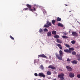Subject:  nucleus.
I'll return each mask as SVG.
<instances>
[{"label":"nucleus","instance_id":"nucleus-1","mask_svg":"<svg viewBox=\"0 0 80 80\" xmlns=\"http://www.w3.org/2000/svg\"><path fill=\"white\" fill-rule=\"evenodd\" d=\"M59 54H58L57 53H55V55L58 59L60 60H62L63 59L62 57H63L64 55L63 51L61 50H60L59 51Z\"/></svg>","mask_w":80,"mask_h":80},{"label":"nucleus","instance_id":"nucleus-2","mask_svg":"<svg viewBox=\"0 0 80 80\" xmlns=\"http://www.w3.org/2000/svg\"><path fill=\"white\" fill-rule=\"evenodd\" d=\"M47 24H45L44 25V27L45 28H48L49 26H51L52 25V23L50 22L49 21H47L46 23Z\"/></svg>","mask_w":80,"mask_h":80},{"label":"nucleus","instance_id":"nucleus-3","mask_svg":"<svg viewBox=\"0 0 80 80\" xmlns=\"http://www.w3.org/2000/svg\"><path fill=\"white\" fill-rule=\"evenodd\" d=\"M64 74L62 73L58 76V78H60V80H64Z\"/></svg>","mask_w":80,"mask_h":80},{"label":"nucleus","instance_id":"nucleus-4","mask_svg":"<svg viewBox=\"0 0 80 80\" xmlns=\"http://www.w3.org/2000/svg\"><path fill=\"white\" fill-rule=\"evenodd\" d=\"M69 76L70 78H73L75 77V74L74 73L70 72L69 73Z\"/></svg>","mask_w":80,"mask_h":80},{"label":"nucleus","instance_id":"nucleus-5","mask_svg":"<svg viewBox=\"0 0 80 80\" xmlns=\"http://www.w3.org/2000/svg\"><path fill=\"white\" fill-rule=\"evenodd\" d=\"M39 77H43V78H45V75L43 74V73L42 72H40L38 74Z\"/></svg>","mask_w":80,"mask_h":80},{"label":"nucleus","instance_id":"nucleus-6","mask_svg":"<svg viewBox=\"0 0 80 80\" xmlns=\"http://www.w3.org/2000/svg\"><path fill=\"white\" fill-rule=\"evenodd\" d=\"M66 68L69 72H72L73 70V69H72V68L71 67L67 66Z\"/></svg>","mask_w":80,"mask_h":80},{"label":"nucleus","instance_id":"nucleus-7","mask_svg":"<svg viewBox=\"0 0 80 80\" xmlns=\"http://www.w3.org/2000/svg\"><path fill=\"white\" fill-rule=\"evenodd\" d=\"M38 58L42 57V58H47V56H46L44 54L38 55Z\"/></svg>","mask_w":80,"mask_h":80},{"label":"nucleus","instance_id":"nucleus-8","mask_svg":"<svg viewBox=\"0 0 80 80\" xmlns=\"http://www.w3.org/2000/svg\"><path fill=\"white\" fill-rule=\"evenodd\" d=\"M72 36H73L74 37L78 36V34L75 32H73L72 33Z\"/></svg>","mask_w":80,"mask_h":80},{"label":"nucleus","instance_id":"nucleus-9","mask_svg":"<svg viewBox=\"0 0 80 80\" xmlns=\"http://www.w3.org/2000/svg\"><path fill=\"white\" fill-rule=\"evenodd\" d=\"M48 68H51L52 69H56V68L55 67H54L53 66L51 65L49 66L48 67Z\"/></svg>","mask_w":80,"mask_h":80},{"label":"nucleus","instance_id":"nucleus-10","mask_svg":"<svg viewBox=\"0 0 80 80\" xmlns=\"http://www.w3.org/2000/svg\"><path fill=\"white\" fill-rule=\"evenodd\" d=\"M56 42L58 43H62V41L58 39H57Z\"/></svg>","mask_w":80,"mask_h":80},{"label":"nucleus","instance_id":"nucleus-11","mask_svg":"<svg viewBox=\"0 0 80 80\" xmlns=\"http://www.w3.org/2000/svg\"><path fill=\"white\" fill-rule=\"evenodd\" d=\"M47 35L48 37H50L52 36V33L51 32H48L47 33Z\"/></svg>","mask_w":80,"mask_h":80},{"label":"nucleus","instance_id":"nucleus-12","mask_svg":"<svg viewBox=\"0 0 80 80\" xmlns=\"http://www.w3.org/2000/svg\"><path fill=\"white\" fill-rule=\"evenodd\" d=\"M76 57L78 58V61H80V55L77 54L76 56Z\"/></svg>","mask_w":80,"mask_h":80},{"label":"nucleus","instance_id":"nucleus-13","mask_svg":"<svg viewBox=\"0 0 80 80\" xmlns=\"http://www.w3.org/2000/svg\"><path fill=\"white\" fill-rule=\"evenodd\" d=\"M64 52H66V53H70V52L69 50V49H64Z\"/></svg>","mask_w":80,"mask_h":80},{"label":"nucleus","instance_id":"nucleus-14","mask_svg":"<svg viewBox=\"0 0 80 80\" xmlns=\"http://www.w3.org/2000/svg\"><path fill=\"white\" fill-rule=\"evenodd\" d=\"M58 27H63V24H61V23H58Z\"/></svg>","mask_w":80,"mask_h":80},{"label":"nucleus","instance_id":"nucleus-15","mask_svg":"<svg viewBox=\"0 0 80 80\" xmlns=\"http://www.w3.org/2000/svg\"><path fill=\"white\" fill-rule=\"evenodd\" d=\"M72 63L73 64H77V61L76 60H74L72 62Z\"/></svg>","mask_w":80,"mask_h":80},{"label":"nucleus","instance_id":"nucleus-16","mask_svg":"<svg viewBox=\"0 0 80 80\" xmlns=\"http://www.w3.org/2000/svg\"><path fill=\"white\" fill-rule=\"evenodd\" d=\"M69 50L70 51V53H72L71 51H73L74 50V49L72 48H69Z\"/></svg>","mask_w":80,"mask_h":80},{"label":"nucleus","instance_id":"nucleus-17","mask_svg":"<svg viewBox=\"0 0 80 80\" xmlns=\"http://www.w3.org/2000/svg\"><path fill=\"white\" fill-rule=\"evenodd\" d=\"M26 6L29 8H32V6L29 5V4H27Z\"/></svg>","mask_w":80,"mask_h":80},{"label":"nucleus","instance_id":"nucleus-18","mask_svg":"<svg viewBox=\"0 0 80 80\" xmlns=\"http://www.w3.org/2000/svg\"><path fill=\"white\" fill-rule=\"evenodd\" d=\"M61 20H62V19H61V18L58 17L57 18V22H60V21H61Z\"/></svg>","mask_w":80,"mask_h":80},{"label":"nucleus","instance_id":"nucleus-19","mask_svg":"<svg viewBox=\"0 0 80 80\" xmlns=\"http://www.w3.org/2000/svg\"><path fill=\"white\" fill-rule=\"evenodd\" d=\"M52 33V35H56L57 34V32H56V31H53Z\"/></svg>","mask_w":80,"mask_h":80},{"label":"nucleus","instance_id":"nucleus-20","mask_svg":"<svg viewBox=\"0 0 80 80\" xmlns=\"http://www.w3.org/2000/svg\"><path fill=\"white\" fill-rule=\"evenodd\" d=\"M56 22V21L55 20H53L52 21V23L53 24V25H55V22Z\"/></svg>","mask_w":80,"mask_h":80},{"label":"nucleus","instance_id":"nucleus-21","mask_svg":"<svg viewBox=\"0 0 80 80\" xmlns=\"http://www.w3.org/2000/svg\"><path fill=\"white\" fill-rule=\"evenodd\" d=\"M54 37L55 38H60V36H59L57 35H56L55 36H54Z\"/></svg>","mask_w":80,"mask_h":80},{"label":"nucleus","instance_id":"nucleus-22","mask_svg":"<svg viewBox=\"0 0 80 80\" xmlns=\"http://www.w3.org/2000/svg\"><path fill=\"white\" fill-rule=\"evenodd\" d=\"M51 74H52V72L50 71H48L47 72V74H48V75H50Z\"/></svg>","mask_w":80,"mask_h":80},{"label":"nucleus","instance_id":"nucleus-23","mask_svg":"<svg viewBox=\"0 0 80 80\" xmlns=\"http://www.w3.org/2000/svg\"><path fill=\"white\" fill-rule=\"evenodd\" d=\"M62 38H68V37L66 36H62Z\"/></svg>","mask_w":80,"mask_h":80},{"label":"nucleus","instance_id":"nucleus-24","mask_svg":"<svg viewBox=\"0 0 80 80\" xmlns=\"http://www.w3.org/2000/svg\"><path fill=\"white\" fill-rule=\"evenodd\" d=\"M39 33H42L43 32V29L42 28H40L39 29Z\"/></svg>","mask_w":80,"mask_h":80},{"label":"nucleus","instance_id":"nucleus-25","mask_svg":"<svg viewBox=\"0 0 80 80\" xmlns=\"http://www.w3.org/2000/svg\"><path fill=\"white\" fill-rule=\"evenodd\" d=\"M40 68L41 70H43V66H42V65H41Z\"/></svg>","mask_w":80,"mask_h":80},{"label":"nucleus","instance_id":"nucleus-26","mask_svg":"<svg viewBox=\"0 0 80 80\" xmlns=\"http://www.w3.org/2000/svg\"><path fill=\"white\" fill-rule=\"evenodd\" d=\"M43 31L44 32H48V30L47 29L45 28L44 29Z\"/></svg>","mask_w":80,"mask_h":80},{"label":"nucleus","instance_id":"nucleus-27","mask_svg":"<svg viewBox=\"0 0 80 80\" xmlns=\"http://www.w3.org/2000/svg\"><path fill=\"white\" fill-rule=\"evenodd\" d=\"M71 43L72 44H75V41L74 40H73V41H71Z\"/></svg>","mask_w":80,"mask_h":80},{"label":"nucleus","instance_id":"nucleus-28","mask_svg":"<svg viewBox=\"0 0 80 80\" xmlns=\"http://www.w3.org/2000/svg\"><path fill=\"white\" fill-rule=\"evenodd\" d=\"M65 46L67 47H68V48H70V46L69 45L67 44H65Z\"/></svg>","mask_w":80,"mask_h":80},{"label":"nucleus","instance_id":"nucleus-29","mask_svg":"<svg viewBox=\"0 0 80 80\" xmlns=\"http://www.w3.org/2000/svg\"><path fill=\"white\" fill-rule=\"evenodd\" d=\"M10 38L12 39V40H15V39H14V38L13 37H12L11 36H10Z\"/></svg>","mask_w":80,"mask_h":80},{"label":"nucleus","instance_id":"nucleus-30","mask_svg":"<svg viewBox=\"0 0 80 80\" xmlns=\"http://www.w3.org/2000/svg\"><path fill=\"white\" fill-rule=\"evenodd\" d=\"M57 46H58V47H61V46H62L61 45V44H57Z\"/></svg>","mask_w":80,"mask_h":80},{"label":"nucleus","instance_id":"nucleus-31","mask_svg":"<svg viewBox=\"0 0 80 80\" xmlns=\"http://www.w3.org/2000/svg\"><path fill=\"white\" fill-rule=\"evenodd\" d=\"M72 55H76V52L75 51L72 52Z\"/></svg>","mask_w":80,"mask_h":80},{"label":"nucleus","instance_id":"nucleus-32","mask_svg":"<svg viewBox=\"0 0 80 80\" xmlns=\"http://www.w3.org/2000/svg\"><path fill=\"white\" fill-rule=\"evenodd\" d=\"M77 77H78V78H80V74H78L77 75Z\"/></svg>","mask_w":80,"mask_h":80},{"label":"nucleus","instance_id":"nucleus-33","mask_svg":"<svg viewBox=\"0 0 80 80\" xmlns=\"http://www.w3.org/2000/svg\"><path fill=\"white\" fill-rule=\"evenodd\" d=\"M64 35H68V32H63Z\"/></svg>","mask_w":80,"mask_h":80},{"label":"nucleus","instance_id":"nucleus-34","mask_svg":"<svg viewBox=\"0 0 80 80\" xmlns=\"http://www.w3.org/2000/svg\"><path fill=\"white\" fill-rule=\"evenodd\" d=\"M29 11H32V12H33V9L31 8H29Z\"/></svg>","mask_w":80,"mask_h":80},{"label":"nucleus","instance_id":"nucleus-35","mask_svg":"<svg viewBox=\"0 0 80 80\" xmlns=\"http://www.w3.org/2000/svg\"><path fill=\"white\" fill-rule=\"evenodd\" d=\"M34 75L36 77H38V74L37 73H35Z\"/></svg>","mask_w":80,"mask_h":80},{"label":"nucleus","instance_id":"nucleus-36","mask_svg":"<svg viewBox=\"0 0 80 80\" xmlns=\"http://www.w3.org/2000/svg\"><path fill=\"white\" fill-rule=\"evenodd\" d=\"M59 48L61 50H62L63 48L62 47V46H61Z\"/></svg>","mask_w":80,"mask_h":80},{"label":"nucleus","instance_id":"nucleus-37","mask_svg":"<svg viewBox=\"0 0 80 80\" xmlns=\"http://www.w3.org/2000/svg\"><path fill=\"white\" fill-rule=\"evenodd\" d=\"M67 61L68 62H70V59L69 58H68L67 59Z\"/></svg>","mask_w":80,"mask_h":80},{"label":"nucleus","instance_id":"nucleus-38","mask_svg":"<svg viewBox=\"0 0 80 80\" xmlns=\"http://www.w3.org/2000/svg\"><path fill=\"white\" fill-rule=\"evenodd\" d=\"M33 10H34V11H36V8H34V7H33Z\"/></svg>","mask_w":80,"mask_h":80},{"label":"nucleus","instance_id":"nucleus-39","mask_svg":"<svg viewBox=\"0 0 80 80\" xmlns=\"http://www.w3.org/2000/svg\"><path fill=\"white\" fill-rule=\"evenodd\" d=\"M28 8H24V10H28Z\"/></svg>","mask_w":80,"mask_h":80},{"label":"nucleus","instance_id":"nucleus-40","mask_svg":"<svg viewBox=\"0 0 80 80\" xmlns=\"http://www.w3.org/2000/svg\"><path fill=\"white\" fill-rule=\"evenodd\" d=\"M37 63V60H34V63Z\"/></svg>","mask_w":80,"mask_h":80},{"label":"nucleus","instance_id":"nucleus-41","mask_svg":"<svg viewBox=\"0 0 80 80\" xmlns=\"http://www.w3.org/2000/svg\"><path fill=\"white\" fill-rule=\"evenodd\" d=\"M66 6H68V5L65 4Z\"/></svg>","mask_w":80,"mask_h":80},{"label":"nucleus","instance_id":"nucleus-42","mask_svg":"<svg viewBox=\"0 0 80 80\" xmlns=\"http://www.w3.org/2000/svg\"><path fill=\"white\" fill-rule=\"evenodd\" d=\"M53 80H57V79H53Z\"/></svg>","mask_w":80,"mask_h":80},{"label":"nucleus","instance_id":"nucleus-43","mask_svg":"<svg viewBox=\"0 0 80 80\" xmlns=\"http://www.w3.org/2000/svg\"><path fill=\"white\" fill-rule=\"evenodd\" d=\"M70 17H71V15H70L69 17V18H70Z\"/></svg>","mask_w":80,"mask_h":80},{"label":"nucleus","instance_id":"nucleus-44","mask_svg":"<svg viewBox=\"0 0 80 80\" xmlns=\"http://www.w3.org/2000/svg\"><path fill=\"white\" fill-rule=\"evenodd\" d=\"M72 12V11H69V12Z\"/></svg>","mask_w":80,"mask_h":80},{"label":"nucleus","instance_id":"nucleus-45","mask_svg":"<svg viewBox=\"0 0 80 80\" xmlns=\"http://www.w3.org/2000/svg\"><path fill=\"white\" fill-rule=\"evenodd\" d=\"M69 33H70V31H69Z\"/></svg>","mask_w":80,"mask_h":80},{"label":"nucleus","instance_id":"nucleus-46","mask_svg":"<svg viewBox=\"0 0 80 80\" xmlns=\"http://www.w3.org/2000/svg\"><path fill=\"white\" fill-rule=\"evenodd\" d=\"M79 33H80V32H79Z\"/></svg>","mask_w":80,"mask_h":80},{"label":"nucleus","instance_id":"nucleus-47","mask_svg":"<svg viewBox=\"0 0 80 80\" xmlns=\"http://www.w3.org/2000/svg\"><path fill=\"white\" fill-rule=\"evenodd\" d=\"M16 63H17V62H16Z\"/></svg>","mask_w":80,"mask_h":80},{"label":"nucleus","instance_id":"nucleus-48","mask_svg":"<svg viewBox=\"0 0 80 80\" xmlns=\"http://www.w3.org/2000/svg\"><path fill=\"white\" fill-rule=\"evenodd\" d=\"M17 63H18V62H17Z\"/></svg>","mask_w":80,"mask_h":80}]
</instances>
